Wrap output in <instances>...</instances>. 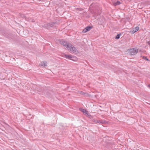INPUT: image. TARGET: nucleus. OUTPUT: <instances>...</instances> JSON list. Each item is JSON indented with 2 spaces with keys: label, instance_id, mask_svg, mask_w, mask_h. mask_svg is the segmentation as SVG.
<instances>
[{
  "label": "nucleus",
  "instance_id": "423d86ee",
  "mask_svg": "<svg viewBox=\"0 0 150 150\" xmlns=\"http://www.w3.org/2000/svg\"><path fill=\"white\" fill-rule=\"evenodd\" d=\"M40 65L42 67H45L47 65V63L46 61H43L42 62Z\"/></svg>",
  "mask_w": 150,
  "mask_h": 150
},
{
  "label": "nucleus",
  "instance_id": "f8f14e48",
  "mask_svg": "<svg viewBox=\"0 0 150 150\" xmlns=\"http://www.w3.org/2000/svg\"><path fill=\"white\" fill-rule=\"evenodd\" d=\"M88 31V29H87L86 28H84L82 31V32L83 33H86Z\"/></svg>",
  "mask_w": 150,
  "mask_h": 150
},
{
  "label": "nucleus",
  "instance_id": "20e7f679",
  "mask_svg": "<svg viewBox=\"0 0 150 150\" xmlns=\"http://www.w3.org/2000/svg\"><path fill=\"white\" fill-rule=\"evenodd\" d=\"M55 23L54 22L49 23L47 24V26H46L45 27H47V28L48 29L50 27H53Z\"/></svg>",
  "mask_w": 150,
  "mask_h": 150
},
{
  "label": "nucleus",
  "instance_id": "f257e3e1",
  "mask_svg": "<svg viewBox=\"0 0 150 150\" xmlns=\"http://www.w3.org/2000/svg\"><path fill=\"white\" fill-rule=\"evenodd\" d=\"M66 47L74 53H76L78 52L76 48L73 46L72 45H71L70 44H68V45H67Z\"/></svg>",
  "mask_w": 150,
  "mask_h": 150
},
{
  "label": "nucleus",
  "instance_id": "0eeeda50",
  "mask_svg": "<svg viewBox=\"0 0 150 150\" xmlns=\"http://www.w3.org/2000/svg\"><path fill=\"white\" fill-rule=\"evenodd\" d=\"M139 29V27L138 26L136 27L132 31V32L133 33H134L137 31Z\"/></svg>",
  "mask_w": 150,
  "mask_h": 150
},
{
  "label": "nucleus",
  "instance_id": "39448f33",
  "mask_svg": "<svg viewBox=\"0 0 150 150\" xmlns=\"http://www.w3.org/2000/svg\"><path fill=\"white\" fill-rule=\"evenodd\" d=\"M60 43L62 45H63L64 46H65L66 47L67 45H68V44H69V43H67L65 41L62 40L60 41Z\"/></svg>",
  "mask_w": 150,
  "mask_h": 150
},
{
  "label": "nucleus",
  "instance_id": "a211bd4d",
  "mask_svg": "<svg viewBox=\"0 0 150 150\" xmlns=\"http://www.w3.org/2000/svg\"><path fill=\"white\" fill-rule=\"evenodd\" d=\"M149 45H150V41L148 42Z\"/></svg>",
  "mask_w": 150,
  "mask_h": 150
},
{
  "label": "nucleus",
  "instance_id": "dca6fc26",
  "mask_svg": "<svg viewBox=\"0 0 150 150\" xmlns=\"http://www.w3.org/2000/svg\"><path fill=\"white\" fill-rule=\"evenodd\" d=\"M143 58L145 59H146L147 61H149V60L148 59H147V57H146L143 56Z\"/></svg>",
  "mask_w": 150,
  "mask_h": 150
},
{
  "label": "nucleus",
  "instance_id": "7ed1b4c3",
  "mask_svg": "<svg viewBox=\"0 0 150 150\" xmlns=\"http://www.w3.org/2000/svg\"><path fill=\"white\" fill-rule=\"evenodd\" d=\"M92 121L96 123H98L99 124H103L104 122L103 120H98L95 119H93Z\"/></svg>",
  "mask_w": 150,
  "mask_h": 150
},
{
  "label": "nucleus",
  "instance_id": "9d476101",
  "mask_svg": "<svg viewBox=\"0 0 150 150\" xmlns=\"http://www.w3.org/2000/svg\"><path fill=\"white\" fill-rule=\"evenodd\" d=\"M80 94L81 95H84L85 96H87L88 94L87 93H85L83 92L80 91Z\"/></svg>",
  "mask_w": 150,
  "mask_h": 150
},
{
  "label": "nucleus",
  "instance_id": "2eb2a0df",
  "mask_svg": "<svg viewBox=\"0 0 150 150\" xmlns=\"http://www.w3.org/2000/svg\"><path fill=\"white\" fill-rule=\"evenodd\" d=\"M72 57L70 55H68L67 58H68L69 59H71V58H72Z\"/></svg>",
  "mask_w": 150,
  "mask_h": 150
},
{
  "label": "nucleus",
  "instance_id": "9b49d317",
  "mask_svg": "<svg viewBox=\"0 0 150 150\" xmlns=\"http://www.w3.org/2000/svg\"><path fill=\"white\" fill-rule=\"evenodd\" d=\"M120 34H118L115 37V39H119L120 38Z\"/></svg>",
  "mask_w": 150,
  "mask_h": 150
},
{
  "label": "nucleus",
  "instance_id": "4468645a",
  "mask_svg": "<svg viewBox=\"0 0 150 150\" xmlns=\"http://www.w3.org/2000/svg\"><path fill=\"white\" fill-rule=\"evenodd\" d=\"M86 28L87 29H88V31H89L91 28V27L89 26H87Z\"/></svg>",
  "mask_w": 150,
  "mask_h": 150
},
{
  "label": "nucleus",
  "instance_id": "aec40b11",
  "mask_svg": "<svg viewBox=\"0 0 150 150\" xmlns=\"http://www.w3.org/2000/svg\"><path fill=\"white\" fill-rule=\"evenodd\" d=\"M148 86H149V87H150V85H148Z\"/></svg>",
  "mask_w": 150,
  "mask_h": 150
},
{
  "label": "nucleus",
  "instance_id": "f3484780",
  "mask_svg": "<svg viewBox=\"0 0 150 150\" xmlns=\"http://www.w3.org/2000/svg\"><path fill=\"white\" fill-rule=\"evenodd\" d=\"M64 55L65 57H66V58H67L68 55L66 54H64Z\"/></svg>",
  "mask_w": 150,
  "mask_h": 150
},
{
  "label": "nucleus",
  "instance_id": "f03ea898",
  "mask_svg": "<svg viewBox=\"0 0 150 150\" xmlns=\"http://www.w3.org/2000/svg\"><path fill=\"white\" fill-rule=\"evenodd\" d=\"M138 49L135 48L129 49V52L132 55H134L136 54L138 52Z\"/></svg>",
  "mask_w": 150,
  "mask_h": 150
},
{
  "label": "nucleus",
  "instance_id": "ddd939ff",
  "mask_svg": "<svg viewBox=\"0 0 150 150\" xmlns=\"http://www.w3.org/2000/svg\"><path fill=\"white\" fill-rule=\"evenodd\" d=\"M120 2L119 1H117V2L115 3V5H118L120 4Z\"/></svg>",
  "mask_w": 150,
  "mask_h": 150
},
{
  "label": "nucleus",
  "instance_id": "6ab92c4d",
  "mask_svg": "<svg viewBox=\"0 0 150 150\" xmlns=\"http://www.w3.org/2000/svg\"><path fill=\"white\" fill-rule=\"evenodd\" d=\"M28 115V116H30L31 115L30 114H29Z\"/></svg>",
  "mask_w": 150,
  "mask_h": 150
},
{
  "label": "nucleus",
  "instance_id": "1a4fd4ad",
  "mask_svg": "<svg viewBox=\"0 0 150 150\" xmlns=\"http://www.w3.org/2000/svg\"><path fill=\"white\" fill-rule=\"evenodd\" d=\"M79 110L82 112H87L86 111V110L85 109H83L82 108H79Z\"/></svg>",
  "mask_w": 150,
  "mask_h": 150
},
{
  "label": "nucleus",
  "instance_id": "6e6552de",
  "mask_svg": "<svg viewBox=\"0 0 150 150\" xmlns=\"http://www.w3.org/2000/svg\"><path fill=\"white\" fill-rule=\"evenodd\" d=\"M84 114V113H83ZM85 115L89 117V118H92V116L90 114V113H85Z\"/></svg>",
  "mask_w": 150,
  "mask_h": 150
}]
</instances>
